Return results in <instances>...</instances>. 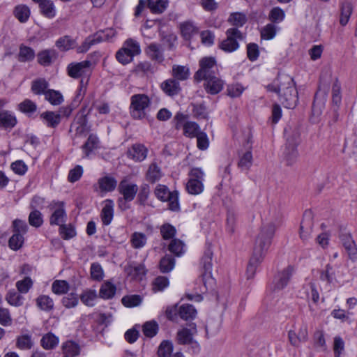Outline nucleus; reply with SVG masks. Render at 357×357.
Instances as JSON below:
<instances>
[{"mask_svg": "<svg viewBox=\"0 0 357 357\" xmlns=\"http://www.w3.org/2000/svg\"><path fill=\"white\" fill-rule=\"evenodd\" d=\"M175 266V259L170 255H165L160 262V269L162 273L170 272Z\"/></svg>", "mask_w": 357, "mask_h": 357, "instance_id": "obj_47", "label": "nucleus"}, {"mask_svg": "<svg viewBox=\"0 0 357 357\" xmlns=\"http://www.w3.org/2000/svg\"><path fill=\"white\" fill-rule=\"evenodd\" d=\"M313 223L310 215L308 218L305 216L300 226V238L303 241H307L310 238Z\"/></svg>", "mask_w": 357, "mask_h": 357, "instance_id": "obj_19", "label": "nucleus"}, {"mask_svg": "<svg viewBox=\"0 0 357 357\" xmlns=\"http://www.w3.org/2000/svg\"><path fill=\"white\" fill-rule=\"evenodd\" d=\"M117 185V181L113 177L105 176L100 178L98 181L97 185L95 187L96 190L100 193H105L113 191Z\"/></svg>", "mask_w": 357, "mask_h": 357, "instance_id": "obj_12", "label": "nucleus"}, {"mask_svg": "<svg viewBox=\"0 0 357 357\" xmlns=\"http://www.w3.org/2000/svg\"><path fill=\"white\" fill-rule=\"evenodd\" d=\"M168 250L176 256L180 257L185 252V244L181 240L174 238L169 244Z\"/></svg>", "mask_w": 357, "mask_h": 357, "instance_id": "obj_43", "label": "nucleus"}, {"mask_svg": "<svg viewBox=\"0 0 357 357\" xmlns=\"http://www.w3.org/2000/svg\"><path fill=\"white\" fill-rule=\"evenodd\" d=\"M40 118L48 127L55 128L61 122V114L54 112H45L40 114Z\"/></svg>", "mask_w": 357, "mask_h": 357, "instance_id": "obj_22", "label": "nucleus"}, {"mask_svg": "<svg viewBox=\"0 0 357 357\" xmlns=\"http://www.w3.org/2000/svg\"><path fill=\"white\" fill-rule=\"evenodd\" d=\"M18 108L22 112L31 114L36 111L37 105L32 100L26 99L18 105Z\"/></svg>", "mask_w": 357, "mask_h": 357, "instance_id": "obj_57", "label": "nucleus"}, {"mask_svg": "<svg viewBox=\"0 0 357 357\" xmlns=\"http://www.w3.org/2000/svg\"><path fill=\"white\" fill-rule=\"evenodd\" d=\"M116 36V31L113 29H107L104 31H98L93 36H89L82 45L78 48L79 52H85L89 48L98 43L108 41Z\"/></svg>", "mask_w": 357, "mask_h": 357, "instance_id": "obj_8", "label": "nucleus"}, {"mask_svg": "<svg viewBox=\"0 0 357 357\" xmlns=\"http://www.w3.org/2000/svg\"><path fill=\"white\" fill-rule=\"evenodd\" d=\"M169 285L168 278L158 276L152 282V289L154 292L162 291Z\"/></svg>", "mask_w": 357, "mask_h": 357, "instance_id": "obj_53", "label": "nucleus"}, {"mask_svg": "<svg viewBox=\"0 0 357 357\" xmlns=\"http://www.w3.org/2000/svg\"><path fill=\"white\" fill-rule=\"evenodd\" d=\"M252 164V154L250 151H248L240 158L238 165L242 170H248Z\"/></svg>", "mask_w": 357, "mask_h": 357, "instance_id": "obj_54", "label": "nucleus"}, {"mask_svg": "<svg viewBox=\"0 0 357 357\" xmlns=\"http://www.w3.org/2000/svg\"><path fill=\"white\" fill-rule=\"evenodd\" d=\"M270 91L279 95L282 104L287 108H294L298 102V93L293 78L286 74L279 75L276 80L267 86Z\"/></svg>", "mask_w": 357, "mask_h": 357, "instance_id": "obj_2", "label": "nucleus"}, {"mask_svg": "<svg viewBox=\"0 0 357 357\" xmlns=\"http://www.w3.org/2000/svg\"><path fill=\"white\" fill-rule=\"evenodd\" d=\"M158 330V325L155 321H146L143 325V333L145 336L152 337L155 336Z\"/></svg>", "mask_w": 357, "mask_h": 357, "instance_id": "obj_56", "label": "nucleus"}, {"mask_svg": "<svg viewBox=\"0 0 357 357\" xmlns=\"http://www.w3.org/2000/svg\"><path fill=\"white\" fill-rule=\"evenodd\" d=\"M98 295L95 289H86L80 295L81 301L87 306H93Z\"/></svg>", "mask_w": 357, "mask_h": 357, "instance_id": "obj_34", "label": "nucleus"}, {"mask_svg": "<svg viewBox=\"0 0 357 357\" xmlns=\"http://www.w3.org/2000/svg\"><path fill=\"white\" fill-rule=\"evenodd\" d=\"M116 293V287L109 282L103 283L100 289V296L104 299L112 298Z\"/></svg>", "mask_w": 357, "mask_h": 357, "instance_id": "obj_41", "label": "nucleus"}, {"mask_svg": "<svg viewBox=\"0 0 357 357\" xmlns=\"http://www.w3.org/2000/svg\"><path fill=\"white\" fill-rule=\"evenodd\" d=\"M178 314L184 320L193 319L197 314V310L192 305L184 304L179 307Z\"/></svg>", "mask_w": 357, "mask_h": 357, "instance_id": "obj_33", "label": "nucleus"}, {"mask_svg": "<svg viewBox=\"0 0 357 357\" xmlns=\"http://www.w3.org/2000/svg\"><path fill=\"white\" fill-rule=\"evenodd\" d=\"M192 329L183 328L178 331L176 339L178 344H188L192 342Z\"/></svg>", "mask_w": 357, "mask_h": 357, "instance_id": "obj_42", "label": "nucleus"}, {"mask_svg": "<svg viewBox=\"0 0 357 357\" xmlns=\"http://www.w3.org/2000/svg\"><path fill=\"white\" fill-rule=\"evenodd\" d=\"M13 15L21 23H24L29 20L31 11L26 5L20 4L14 8Z\"/></svg>", "mask_w": 357, "mask_h": 357, "instance_id": "obj_26", "label": "nucleus"}, {"mask_svg": "<svg viewBox=\"0 0 357 357\" xmlns=\"http://www.w3.org/2000/svg\"><path fill=\"white\" fill-rule=\"evenodd\" d=\"M340 240L343 246L348 252L350 259L354 260L357 259V248L354 241L349 234H343L340 236Z\"/></svg>", "mask_w": 357, "mask_h": 357, "instance_id": "obj_16", "label": "nucleus"}, {"mask_svg": "<svg viewBox=\"0 0 357 357\" xmlns=\"http://www.w3.org/2000/svg\"><path fill=\"white\" fill-rule=\"evenodd\" d=\"M150 104L149 98L145 94H135L131 97L130 114L136 119L146 116V109Z\"/></svg>", "mask_w": 357, "mask_h": 357, "instance_id": "obj_5", "label": "nucleus"}, {"mask_svg": "<svg viewBox=\"0 0 357 357\" xmlns=\"http://www.w3.org/2000/svg\"><path fill=\"white\" fill-rule=\"evenodd\" d=\"M146 236L141 232H134L130 237V243L132 248L140 249L146 243Z\"/></svg>", "mask_w": 357, "mask_h": 357, "instance_id": "obj_39", "label": "nucleus"}, {"mask_svg": "<svg viewBox=\"0 0 357 357\" xmlns=\"http://www.w3.org/2000/svg\"><path fill=\"white\" fill-rule=\"evenodd\" d=\"M172 192H169L165 185H158L155 190V196L161 201L167 200L168 197L171 196Z\"/></svg>", "mask_w": 357, "mask_h": 357, "instance_id": "obj_63", "label": "nucleus"}, {"mask_svg": "<svg viewBox=\"0 0 357 357\" xmlns=\"http://www.w3.org/2000/svg\"><path fill=\"white\" fill-rule=\"evenodd\" d=\"M293 273V268L288 266L280 272L275 278V287L277 289H282L288 284Z\"/></svg>", "mask_w": 357, "mask_h": 357, "instance_id": "obj_18", "label": "nucleus"}, {"mask_svg": "<svg viewBox=\"0 0 357 357\" xmlns=\"http://www.w3.org/2000/svg\"><path fill=\"white\" fill-rule=\"evenodd\" d=\"M69 289V284L66 280H55L52 285V291L55 294H66Z\"/></svg>", "mask_w": 357, "mask_h": 357, "instance_id": "obj_52", "label": "nucleus"}, {"mask_svg": "<svg viewBox=\"0 0 357 357\" xmlns=\"http://www.w3.org/2000/svg\"><path fill=\"white\" fill-rule=\"evenodd\" d=\"M17 123L16 119L13 114L8 111L0 112V128H13Z\"/></svg>", "mask_w": 357, "mask_h": 357, "instance_id": "obj_29", "label": "nucleus"}, {"mask_svg": "<svg viewBox=\"0 0 357 357\" xmlns=\"http://www.w3.org/2000/svg\"><path fill=\"white\" fill-rule=\"evenodd\" d=\"M62 350L65 357H74L79 354L80 347L73 341H67L63 344Z\"/></svg>", "mask_w": 357, "mask_h": 357, "instance_id": "obj_30", "label": "nucleus"}, {"mask_svg": "<svg viewBox=\"0 0 357 357\" xmlns=\"http://www.w3.org/2000/svg\"><path fill=\"white\" fill-rule=\"evenodd\" d=\"M49 87L48 82L44 78H38L31 82V91L36 95H41L47 91Z\"/></svg>", "mask_w": 357, "mask_h": 357, "instance_id": "obj_25", "label": "nucleus"}, {"mask_svg": "<svg viewBox=\"0 0 357 357\" xmlns=\"http://www.w3.org/2000/svg\"><path fill=\"white\" fill-rule=\"evenodd\" d=\"M182 36L186 40H190L198 32L197 27L191 22H185L180 25Z\"/></svg>", "mask_w": 357, "mask_h": 357, "instance_id": "obj_32", "label": "nucleus"}, {"mask_svg": "<svg viewBox=\"0 0 357 357\" xmlns=\"http://www.w3.org/2000/svg\"><path fill=\"white\" fill-rule=\"evenodd\" d=\"M285 17V13L282 9L279 7H275L271 9L269 13V20L274 23L282 22Z\"/></svg>", "mask_w": 357, "mask_h": 357, "instance_id": "obj_61", "label": "nucleus"}, {"mask_svg": "<svg viewBox=\"0 0 357 357\" xmlns=\"http://www.w3.org/2000/svg\"><path fill=\"white\" fill-rule=\"evenodd\" d=\"M45 98L52 105H59L63 101V97L61 92L54 89H49L45 93Z\"/></svg>", "mask_w": 357, "mask_h": 357, "instance_id": "obj_35", "label": "nucleus"}, {"mask_svg": "<svg viewBox=\"0 0 357 357\" xmlns=\"http://www.w3.org/2000/svg\"><path fill=\"white\" fill-rule=\"evenodd\" d=\"M141 53L139 43L132 39H127L123 44V46L116 53L117 61L123 65L130 63L133 57Z\"/></svg>", "mask_w": 357, "mask_h": 357, "instance_id": "obj_4", "label": "nucleus"}, {"mask_svg": "<svg viewBox=\"0 0 357 357\" xmlns=\"http://www.w3.org/2000/svg\"><path fill=\"white\" fill-rule=\"evenodd\" d=\"M124 271L128 275L134 279H141L146 273L144 266L135 262L127 264L125 266Z\"/></svg>", "mask_w": 357, "mask_h": 357, "instance_id": "obj_17", "label": "nucleus"}, {"mask_svg": "<svg viewBox=\"0 0 357 357\" xmlns=\"http://www.w3.org/2000/svg\"><path fill=\"white\" fill-rule=\"evenodd\" d=\"M142 298L139 295L125 296L122 298L123 305L127 307H133L139 305L142 303Z\"/></svg>", "mask_w": 357, "mask_h": 357, "instance_id": "obj_58", "label": "nucleus"}, {"mask_svg": "<svg viewBox=\"0 0 357 357\" xmlns=\"http://www.w3.org/2000/svg\"><path fill=\"white\" fill-rule=\"evenodd\" d=\"M29 222L33 227H40L43 222L41 213L39 211L34 209L29 214Z\"/></svg>", "mask_w": 357, "mask_h": 357, "instance_id": "obj_62", "label": "nucleus"}, {"mask_svg": "<svg viewBox=\"0 0 357 357\" xmlns=\"http://www.w3.org/2000/svg\"><path fill=\"white\" fill-rule=\"evenodd\" d=\"M56 58V53L54 50H45L37 54L39 64L43 66H50Z\"/></svg>", "mask_w": 357, "mask_h": 357, "instance_id": "obj_20", "label": "nucleus"}, {"mask_svg": "<svg viewBox=\"0 0 357 357\" xmlns=\"http://www.w3.org/2000/svg\"><path fill=\"white\" fill-rule=\"evenodd\" d=\"M37 306L42 310L50 311L54 308V301L49 296L40 295L36 299Z\"/></svg>", "mask_w": 357, "mask_h": 357, "instance_id": "obj_36", "label": "nucleus"}, {"mask_svg": "<svg viewBox=\"0 0 357 357\" xmlns=\"http://www.w3.org/2000/svg\"><path fill=\"white\" fill-rule=\"evenodd\" d=\"M60 234L63 238L70 239L76 235V231L71 225H63L60 227Z\"/></svg>", "mask_w": 357, "mask_h": 357, "instance_id": "obj_64", "label": "nucleus"}, {"mask_svg": "<svg viewBox=\"0 0 357 357\" xmlns=\"http://www.w3.org/2000/svg\"><path fill=\"white\" fill-rule=\"evenodd\" d=\"M167 0H149L148 7L153 13H162L167 8Z\"/></svg>", "mask_w": 357, "mask_h": 357, "instance_id": "obj_37", "label": "nucleus"}, {"mask_svg": "<svg viewBox=\"0 0 357 357\" xmlns=\"http://www.w3.org/2000/svg\"><path fill=\"white\" fill-rule=\"evenodd\" d=\"M189 180L186 184V189L191 195H199L204 190V173L200 168L195 167L189 172Z\"/></svg>", "mask_w": 357, "mask_h": 357, "instance_id": "obj_7", "label": "nucleus"}, {"mask_svg": "<svg viewBox=\"0 0 357 357\" xmlns=\"http://www.w3.org/2000/svg\"><path fill=\"white\" fill-rule=\"evenodd\" d=\"M190 75L189 68L186 66L174 65L172 67V76L177 81H183Z\"/></svg>", "mask_w": 357, "mask_h": 357, "instance_id": "obj_31", "label": "nucleus"}, {"mask_svg": "<svg viewBox=\"0 0 357 357\" xmlns=\"http://www.w3.org/2000/svg\"><path fill=\"white\" fill-rule=\"evenodd\" d=\"M119 190L126 201H132L137 192L138 187L135 184L123 181L120 183Z\"/></svg>", "mask_w": 357, "mask_h": 357, "instance_id": "obj_14", "label": "nucleus"}, {"mask_svg": "<svg viewBox=\"0 0 357 357\" xmlns=\"http://www.w3.org/2000/svg\"><path fill=\"white\" fill-rule=\"evenodd\" d=\"M162 91L168 96H172L177 94L180 91V85L175 79H169L161 84Z\"/></svg>", "mask_w": 357, "mask_h": 357, "instance_id": "obj_23", "label": "nucleus"}, {"mask_svg": "<svg viewBox=\"0 0 357 357\" xmlns=\"http://www.w3.org/2000/svg\"><path fill=\"white\" fill-rule=\"evenodd\" d=\"M40 13L45 17L52 19L56 16V8L52 1L46 0L39 5Z\"/></svg>", "mask_w": 357, "mask_h": 357, "instance_id": "obj_28", "label": "nucleus"}, {"mask_svg": "<svg viewBox=\"0 0 357 357\" xmlns=\"http://www.w3.org/2000/svg\"><path fill=\"white\" fill-rule=\"evenodd\" d=\"M185 135L189 137H197L201 132H199V127L198 124L192 121H188L183 126Z\"/></svg>", "mask_w": 357, "mask_h": 357, "instance_id": "obj_48", "label": "nucleus"}, {"mask_svg": "<svg viewBox=\"0 0 357 357\" xmlns=\"http://www.w3.org/2000/svg\"><path fill=\"white\" fill-rule=\"evenodd\" d=\"M304 289L307 299L311 300L314 304H317L319 299V295L315 285L311 282L308 283L304 287Z\"/></svg>", "mask_w": 357, "mask_h": 357, "instance_id": "obj_51", "label": "nucleus"}, {"mask_svg": "<svg viewBox=\"0 0 357 357\" xmlns=\"http://www.w3.org/2000/svg\"><path fill=\"white\" fill-rule=\"evenodd\" d=\"M35 51L30 47L21 45L19 49L18 61L20 62H29L35 58Z\"/></svg>", "mask_w": 357, "mask_h": 357, "instance_id": "obj_27", "label": "nucleus"}, {"mask_svg": "<svg viewBox=\"0 0 357 357\" xmlns=\"http://www.w3.org/2000/svg\"><path fill=\"white\" fill-rule=\"evenodd\" d=\"M204 87L208 93L211 95H215L220 93L224 86V82L220 77L216 75L209 77L204 79Z\"/></svg>", "mask_w": 357, "mask_h": 357, "instance_id": "obj_10", "label": "nucleus"}, {"mask_svg": "<svg viewBox=\"0 0 357 357\" xmlns=\"http://www.w3.org/2000/svg\"><path fill=\"white\" fill-rule=\"evenodd\" d=\"M277 33V27L273 24H268L261 30V37L264 40L273 39Z\"/></svg>", "mask_w": 357, "mask_h": 357, "instance_id": "obj_55", "label": "nucleus"}, {"mask_svg": "<svg viewBox=\"0 0 357 357\" xmlns=\"http://www.w3.org/2000/svg\"><path fill=\"white\" fill-rule=\"evenodd\" d=\"M227 38L220 44V48L227 52H232L236 50L239 45L238 40L243 39L241 32L236 28H230L226 31Z\"/></svg>", "mask_w": 357, "mask_h": 357, "instance_id": "obj_9", "label": "nucleus"}, {"mask_svg": "<svg viewBox=\"0 0 357 357\" xmlns=\"http://www.w3.org/2000/svg\"><path fill=\"white\" fill-rule=\"evenodd\" d=\"M218 72L216 61L213 57H204L199 61V68L195 73L194 79L199 82L204 79L216 75Z\"/></svg>", "mask_w": 357, "mask_h": 357, "instance_id": "obj_6", "label": "nucleus"}, {"mask_svg": "<svg viewBox=\"0 0 357 357\" xmlns=\"http://www.w3.org/2000/svg\"><path fill=\"white\" fill-rule=\"evenodd\" d=\"M287 146L286 150L287 156L290 159H294L297 156L296 146L299 142V133L297 130H294L291 135L287 132Z\"/></svg>", "mask_w": 357, "mask_h": 357, "instance_id": "obj_13", "label": "nucleus"}, {"mask_svg": "<svg viewBox=\"0 0 357 357\" xmlns=\"http://www.w3.org/2000/svg\"><path fill=\"white\" fill-rule=\"evenodd\" d=\"M91 62L85 60L77 63H71L67 67L68 74L70 77L77 79L81 77L79 93L84 94L86 91V85L91 74Z\"/></svg>", "mask_w": 357, "mask_h": 357, "instance_id": "obj_3", "label": "nucleus"}, {"mask_svg": "<svg viewBox=\"0 0 357 357\" xmlns=\"http://www.w3.org/2000/svg\"><path fill=\"white\" fill-rule=\"evenodd\" d=\"M52 214L50 219L51 225H59L65 221L66 213L63 202H55L52 204Z\"/></svg>", "mask_w": 357, "mask_h": 357, "instance_id": "obj_11", "label": "nucleus"}, {"mask_svg": "<svg viewBox=\"0 0 357 357\" xmlns=\"http://www.w3.org/2000/svg\"><path fill=\"white\" fill-rule=\"evenodd\" d=\"M24 243L23 235L14 233L8 241V245L13 250L20 249Z\"/></svg>", "mask_w": 357, "mask_h": 357, "instance_id": "obj_59", "label": "nucleus"}, {"mask_svg": "<svg viewBox=\"0 0 357 357\" xmlns=\"http://www.w3.org/2000/svg\"><path fill=\"white\" fill-rule=\"evenodd\" d=\"M59 343V339L52 333L46 334L41 339V344L45 349H52Z\"/></svg>", "mask_w": 357, "mask_h": 357, "instance_id": "obj_49", "label": "nucleus"}, {"mask_svg": "<svg viewBox=\"0 0 357 357\" xmlns=\"http://www.w3.org/2000/svg\"><path fill=\"white\" fill-rule=\"evenodd\" d=\"M353 11V6L351 2L345 1L340 4V23L342 26H345L350 18Z\"/></svg>", "mask_w": 357, "mask_h": 357, "instance_id": "obj_24", "label": "nucleus"}, {"mask_svg": "<svg viewBox=\"0 0 357 357\" xmlns=\"http://www.w3.org/2000/svg\"><path fill=\"white\" fill-rule=\"evenodd\" d=\"M147 52L152 59L158 62H162L163 61L162 50L160 45L155 43L150 44L148 47Z\"/></svg>", "mask_w": 357, "mask_h": 357, "instance_id": "obj_50", "label": "nucleus"}, {"mask_svg": "<svg viewBox=\"0 0 357 357\" xmlns=\"http://www.w3.org/2000/svg\"><path fill=\"white\" fill-rule=\"evenodd\" d=\"M33 286V281L29 277H25L23 280L16 282V287L21 294H26Z\"/></svg>", "mask_w": 357, "mask_h": 357, "instance_id": "obj_60", "label": "nucleus"}, {"mask_svg": "<svg viewBox=\"0 0 357 357\" xmlns=\"http://www.w3.org/2000/svg\"><path fill=\"white\" fill-rule=\"evenodd\" d=\"M228 22L233 26H243L247 22V17L243 13H233L229 15Z\"/></svg>", "mask_w": 357, "mask_h": 357, "instance_id": "obj_45", "label": "nucleus"}, {"mask_svg": "<svg viewBox=\"0 0 357 357\" xmlns=\"http://www.w3.org/2000/svg\"><path fill=\"white\" fill-rule=\"evenodd\" d=\"M6 301L15 307H20L23 305L24 297L16 292L14 289L10 290L6 296Z\"/></svg>", "mask_w": 357, "mask_h": 357, "instance_id": "obj_38", "label": "nucleus"}, {"mask_svg": "<svg viewBox=\"0 0 357 357\" xmlns=\"http://www.w3.org/2000/svg\"><path fill=\"white\" fill-rule=\"evenodd\" d=\"M114 215V202L110 199L105 202V206L101 211V220L105 225L111 223Z\"/></svg>", "mask_w": 357, "mask_h": 357, "instance_id": "obj_21", "label": "nucleus"}, {"mask_svg": "<svg viewBox=\"0 0 357 357\" xmlns=\"http://www.w3.org/2000/svg\"><path fill=\"white\" fill-rule=\"evenodd\" d=\"M278 225L273 222L264 224L255 241L253 254L250 258L247 270L248 279L255 276L257 266L262 262L269 248Z\"/></svg>", "mask_w": 357, "mask_h": 357, "instance_id": "obj_1", "label": "nucleus"}, {"mask_svg": "<svg viewBox=\"0 0 357 357\" xmlns=\"http://www.w3.org/2000/svg\"><path fill=\"white\" fill-rule=\"evenodd\" d=\"M161 176L162 173L160 167L155 163L151 164L146 174L147 180L151 183H155L158 181Z\"/></svg>", "mask_w": 357, "mask_h": 357, "instance_id": "obj_46", "label": "nucleus"}, {"mask_svg": "<svg viewBox=\"0 0 357 357\" xmlns=\"http://www.w3.org/2000/svg\"><path fill=\"white\" fill-rule=\"evenodd\" d=\"M98 139L96 135H91L85 144L82 146V150L85 156H89V154L98 146Z\"/></svg>", "mask_w": 357, "mask_h": 357, "instance_id": "obj_44", "label": "nucleus"}, {"mask_svg": "<svg viewBox=\"0 0 357 357\" xmlns=\"http://www.w3.org/2000/svg\"><path fill=\"white\" fill-rule=\"evenodd\" d=\"M174 349L173 344L171 341L163 340L158 348V357H170Z\"/></svg>", "mask_w": 357, "mask_h": 357, "instance_id": "obj_40", "label": "nucleus"}, {"mask_svg": "<svg viewBox=\"0 0 357 357\" xmlns=\"http://www.w3.org/2000/svg\"><path fill=\"white\" fill-rule=\"evenodd\" d=\"M147 153L148 150L143 144H136L128 149V155L135 161L140 162L146 158Z\"/></svg>", "mask_w": 357, "mask_h": 357, "instance_id": "obj_15", "label": "nucleus"}]
</instances>
